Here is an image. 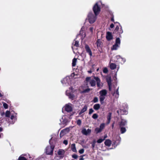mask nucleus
Listing matches in <instances>:
<instances>
[{
    "label": "nucleus",
    "instance_id": "37",
    "mask_svg": "<svg viewBox=\"0 0 160 160\" xmlns=\"http://www.w3.org/2000/svg\"><path fill=\"white\" fill-rule=\"evenodd\" d=\"M94 102L95 103L98 102V98L97 97H95L94 98V99L93 100Z\"/></svg>",
    "mask_w": 160,
    "mask_h": 160
},
{
    "label": "nucleus",
    "instance_id": "8",
    "mask_svg": "<svg viewBox=\"0 0 160 160\" xmlns=\"http://www.w3.org/2000/svg\"><path fill=\"white\" fill-rule=\"evenodd\" d=\"M120 43V40L119 38H118L116 39V43L113 46L112 48V50H116L119 48V45Z\"/></svg>",
    "mask_w": 160,
    "mask_h": 160
},
{
    "label": "nucleus",
    "instance_id": "47",
    "mask_svg": "<svg viewBox=\"0 0 160 160\" xmlns=\"http://www.w3.org/2000/svg\"><path fill=\"white\" fill-rule=\"evenodd\" d=\"M114 26V24L112 23L111 24V25H110V27L111 28H113Z\"/></svg>",
    "mask_w": 160,
    "mask_h": 160
},
{
    "label": "nucleus",
    "instance_id": "18",
    "mask_svg": "<svg viewBox=\"0 0 160 160\" xmlns=\"http://www.w3.org/2000/svg\"><path fill=\"white\" fill-rule=\"evenodd\" d=\"M99 93L100 95L105 96L107 93V91L106 90L103 89L100 91Z\"/></svg>",
    "mask_w": 160,
    "mask_h": 160
},
{
    "label": "nucleus",
    "instance_id": "10",
    "mask_svg": "<svg viewBox=\"0 0 160 160\" xmlns=\"http://www.w3.org/2000/svg\"><path fill=\"white\" fill-rule=\"evenodd\" d=\"M91 132V130L89 129L87 130L85 128H83L82 131V133L85 135H87L89 134Z\"/></svg>",
    "mask_w": 160,
    "mask_h": 160
},
{
    "label": "nucleus",
    "instance_id": "20",
    "mask_svg": "<svg viewBox=\"0 0 160 160\" xmlns=\"http://www.w3.org/2000/svg\"><path fill=\"white\" fill-rule=\"evenodd\" d=\"M105 145L108 146H110L111 144V141L109 139L106 140L104 142Z\"/></svg>",
    "mask_w": 160,
    "mask_h": 160
},
{
    "label": "nucleus",
    "instance_id": "13",
    "mask_svg": "<svg viewBox=\"0 0 160 160\" xmlns=\"http://www.w3.org/2000/svg\"><path fill=\"white\" fill-rule=\"evenodd\" d=\"M68 131V129H66L62 130L60 134V137H63L64 135L66 134Z\"/></svg>",
    "mask_w": 160,
    "mask_h": 160
},
{
    "label": "nucleus",
    "instance_id": "12",
    "mask_svg": "<svg viewBox=\"0 0 160 160\" xmlns=\"http://www.w3.org/2000/svg\"><path fill=\"white\" fill-rule=\"evenodd\" d=\"M106 37L108 40H110L112 39L113 37L112 33L110 32H108L106 34Z\"/></svg>",
    "mask_w": 160,
    "mask_h": 160
},
{
    "label": "nucleus",
    "instance_id": "36",
    "mask_svg": "<svg viewBox=\"0 0 160 160\" xmlns=\"http://www.w3.org/2000/svg\"><path fill=\"white\" fill-rule=\"evenodd\" d=\"M121 64L124 63L126 62V59L124 58H121Z\"/></svg>",
    "mask_w": 160,
    "mask_h": 160
},
{
    "label": "nucleus",
    "instance_id": "6",
    "mask_svg": "<svg viewBox=\"0 0 160 160\" xmlns=\"http://www.w3.org/2000/svg\"><path fill=\"white\" fill-rule=\"evenodd\" d=\"M86 80L87 82H89L91 86L93 87L95 86V81L94 80L91 79L90 77H87L86 79Z\"/></svg>",
    "mask_w": 160,
    "mask_h": 160
},
{
    "label": "nucleus",
    "instance_id": "25",
    "mask_svg": "<svg viewBox=\"0 0 160 160\" xmlns=\"http://www.w3.org/2000/svg\"><path fill=\"white\" fill-rule=\"evenodd\" d=\"M105 97L104 96L100 95L99 97L100 98V101L101 103H102L103 102V101L104 99H105Z\"/></svg>",
    "mask_w": 160,
    "mask_h": 160
},
{
    "label": "nucleus",
    "instance_id": "45",
    "mask_svg": "<svg viewBox=\"0 0 160 160\" xmlns=\"http://www.w3.org/2000/svg\"><path fill=\"white\" fill-rule=\"evenodd\" d=\"M63 143L64 144H65L66 145H67L68 143V142L67 140H64V141H63Z\"/></svg>",
    "mask_w": 160,
    "mask_h": 160
},
{
    "label": "nucleus",
    "instance_id": "33",
    "mask_svg": "<svg viewBox=\"0 0 160 160\" xmlns=\"http://www.w3.org/2000/svg\"><path fill=\"white\" fill-rule=\"evenodd\" d=\"M114 94H117V96L115 95V96L116 97H118L119 96V93L118 92V89L116 91V92L114 93Z\"/></svg>",
    "mask_w": 160,
    "mask_h": 160
},
{
    "label": "nucleus",
    "instance_id": "54",
    "mask_svg": "<svg viewBox=\"0 0 160 160\" xmlns=\"http://www.w3.org/2000/svg\"><path fill=\"white\" fill-rule=\"evenodd\" d=\"M88 72L89 73H91L92 72V71L91 70H90V71H88Z\"/></svg>",
    "mask_w": 160,
    "mask_h": 160
},
{
    "label": "nucleus",
    "instance_id": "7",
    "mask_svg": "<svg viewBox=\"0 0 160 160\" xmlns=\"http://www.w3.org/2000/svg\"><path fill=\"white\" fill-rule=\"evenodd\" d=\"M65 153V151L64 150L60 149L58 151L57 155L58 157L62 158L64 156Z\"/></svg>",
    "mask_w": 160,
    "mask_h": 160
},
{
    "label": "nucleus",
    "instance_id": "42",
    "mask_svg": "<svg viewBox=\"0 0 160 160\" xmlns=\"http://www.w3.org/2000/svg\"><path fill=\"white\" fill-rule=\"evenodd\" d=\"M104 141V139H101V138H100V139H99L98 141H97V142L99 143H101L103 141Z\"/></svg>",
    "mask_w": 160,
    "mask_h": 160
},
{
    "label": "nucleus",
    "instance_id": "51",
    "mask_svg": "<svg viewBox=\"0 0 160 160\" xmlns=\"http://www.w3.org/2000/svg\"><path fill=\"white\" fill-rule=\"evenodd\" d=\"M84 160V158H82V157L80 159H79V160Z\"/></svg>",
    "mask_w": 160,
    "mask_h": 160
},
{
    "label": "nucleus",
    "instance_id": "31",
    "mask_svg": "<svg viewBox=\"0 0 160 160\" xmlns=\"http://www.w3.org/2000/svg\"><path fill=\"white\" fill-rule=\"evenodd\" d=\"M95 131L97 133H98L101 132L102 131L99 128H95Z\"/></svg>",
    "mask_w": 160,
    "mask_h": 160
},
{
    "label": "nucleus",
    "instance_id": "9",
    "mask_svg": "<svg viewBox=\"0 0 160 160\" xmlns=\"http://www.w3.org/2000/svg\"><path fill=\"white\" fill-rule=\"evenodd\" d=\"M65 110L68 112H70L72 110V105L70 103L66 104L65 106Z\"/></svg>",
    "mask_w": 160,
    "mask_h": 160
},
{
    "label": "nucleus",
    "instance_id": "38",
    "mask_svg": "<svg viewBox=\"0 0 160 160\" xmlns=\"http://www.w3.org/2000/svg\"><path fill=\"white\" fill-rule=\"evenodd\" d=\"M72 157L74 159H77L78 157V156L76 154H74L72 155Z\"/></svg>",
    "mask_w": 160,
    "mask_h": 160
},
{
    "label": "nucleus",
    "instance_id": "40",
    "mask_svg": "<svg viewBox=\"0 0 160 160\" xmlns=\"http://www.w3.org/2000/svg\"><path fill=\"white\" fill-rule=\"evenodd\" d=\"M97 46L98 47L100 46L101 45V43L100 42V41L98 39L97 41Z\"/></svg>",
    "mask_w": 160,
    "mask_h": 160
},
{
    "label": "nucleus",
    "instance_id": "60",
    "mask_svg": "<svg viewBox=\"0 0 160 160\" xmlns=\"http://www.w3.org/2000/svg\"><path fill=\"white\" fill-rule=\"evenodd\" d=\"M120 29H121V27Z\"/></svg>",
    "mask_w": 160,
    "mask_h": 160
},
{
    "label": "nucleus",
    "instance_id": "21",
    "mask_svg": "<svg viewBox=\"0 0 160 160\" xmlns=\"http://www.w3.org/2000/svg\"><path fill=\"white\" fill-rule=\"evenodd\" d=\"M112 113L111 112H109L108 113V116H107V119H108V122H107V124H108L110 121L111 119V117Z\"/></svg>",
    "mask_w": 160,
    "mask_h": 160
},
{
    "label": "nucleus",
    "instance_id": "29",
    "mask_svg": "<svg viewBox=\"0 0 160 160\" xmlns=\"http://www.w3.org/2000/svg\"><path fill=\"white\" fill-rule=\"evenodd\" d=\"M77 61V59L76 58H74L72 60V66L73 67H74L76 65V62Z\"/></svg>",
    "mask_w": 160,
    "mask_h": 160
},
{
    "label": "nucleus",
    "instance_id": "43",
    "mask_svg": "<svg viewBox=\"0 0 160 160\" xmlns=\"http://www.w3.org/2000/svg\"><path fill=\"white\" fill-rule=\"evenodd\" d=\"M84 150L83 149H82L79 151V152L80 154H82L84 153Z\"/></svg>",
    "mask_w": 160,
    "mask_h": 160
},
{
    "label": "nucleus",
    "instance_id": "49",
    "mask_svg": "<svg viewBox=\"0 0 160 160\" xmlns=\"http://www.w3.org/2000/svg\"><path fill=\"white\" fill-rule=\"evenodd\" d=\"M14 115H12L11 117V119L12 120L14 118Z\"/></svg>",
    "mask_w": 160,
    "mask_h": 160
},
{
    "label": "nucleus",
    "instance_id": "14",
    "mask_svg": "<svg viewBox=\"0 0 160 160\" xmlns=\"http://www.w3.org/2000/svg\"><path fill=\"white\" fill-rule=\"evenodd\" d=\"M106 80L108 83V86H109L110 87L112 86L111 78L109 76H108L106 78Z\"/></svg>",
    "mask_w": 160,
    "mask_h": 160
},
{
    "label": "nucleus",
    "instance_id": "52",
    "mask_svg": "<svg viewBox=\"0 0 160 160\" xmlns=\"http://www.w3.org/2000/svg\"><path fill=\"white\" fill-rule=\"evenodd\" d=\"M3 130V129L2 128L0 127V132H2Z\"/></svg>",
    "mask_w": 160,
    "mask_h": 160
},
{
    "label": "nucleus",
    "instance_id": "3",
    "mask_svg": "<svg viewBox=\"0 0 160 160\" xmlns=\"http://www.w3.org/2000/svg\"><path fill=\"white\" fill-rule=\"evenodd\" d=\"M128 106L127 104L123 103L121 109V115H127L128 113Z\"/></svg>",
    "mask_w": 160,
    "mask_h": 160
},
{
    "label": "nucleus",
    "instance_id": "44",
    "mask_svg": "<svg viewBox=\"0 0 160 160\" xmlns=\"http://www.w3.org/2000/svg\"><path fill=\"white\" fill-rule=\"evenodd\" d=\"M94 112V111L92 109V108H91L90 109H89V114H91V113H92L93 112Z\"/></svg>",
    "mask_w": 160,
    "mask_h": 160
},
{
    "label": "nucleus",
    "instance_id": "34",
    "mask_svg": "<svg viewBox=\"0 0 160 160\" xmlns=\"http://www.w3.org/2000/svg\"><path fill=\"white\" fill-rule=\"evenodd\" d=\"M92 118L95 119H97L98 118V115L96 113H94L93 115Z\"/></svg>",
    "mask_w": 160,
    "mask_h": 160
},
{
    "label": "nucleus",
    "instance_id": "55",
    "mask_svg": "<svg viewBox=\"0 0 160 160\" xmlns=\"http://www.w3.org/2000/svg\"><path fill=\"white\" fill-rule=\"evenodd\" d=\"M109 86V90H111V87H109V86Z\"/></svg>",
    "mask_w": 160,
    "mask_h": 160
},
{
    "label": "nucleus",
    "instance_id": "30",
    "mask_svg": "<svg viewBox=\"0 0 160 160\" xmlns=\"http://www.w3.org/2000/svg\"><path fill=\"white\" fill-rule=\"evenodd\" d=\"M105 127V124L104 123H102L100 126L99 128L102 131L104 129Z\"/></svg>",
    "mask_w": 160,
    "mask_h": 160
},
{
    "label": "nucleus",
    "instance_id": "16",
    "mask_svg": "<svg viewBox=\"0 0 160 160\" xmlns=\"http://www.w3.org/2000/svg\"><path fill=\"white\" fill-rule=\"evenodd\" d=\"M94 79L97 81V84L98 87H100L102 86V85L100 84V80L98 77H94Z\"/></svg>",
    "mask_w": 160,
    "mask_h": 160
},
{
    "label": "nucleus",
    "instance_id": "15",
    "mask_svg": "<svg viewBox=\"0 0 160 160\" xmlns=\"http://www.w3.org/2000/svg\"><path fill=\"white\" fill-rule=\"evenodd\" d=\"M85 48L87 52L91 56H92V52L88 45H86Z\"/></svg>",
    "mask_w": 160,
    "mask_h": 160
},
{
    "label": "nucleus",
    "instance_id": "39",
    "mask_svg": "<svg viewBox=\"0 0 160 160\" xmlns=\"http://www.w3.org/2000/svg\"><path fill=\"white\" fill-rule=\"evenodd\" d=\"M18 159V160H27L25 158L23 157H19Z\"/></svg>",
    "mask_w": 160,
    "mask_h": 160
},
{
    "label": "nucleus",
    "instance_id": "26",
    "mask_svg": "<svg viewBox=\"0 0 160 160\" xmlns=\"http://www.w3.org/2000/svg\"><path fill=\"white\" fill-rule=\"evenodd\" d=\"M73 44V47L75 46L76 47H79V42L77 41H74Z\"/></svg>",
    "mask_w": 160,
    "mask_h": 160
},
{
    "label": "nucleus",
    "instance_id": "5",
    "mask_svg": "<svg viewBox=\"0 0 160 160\" xmlns=\"http://www.w3.org/2000/svg\"><path fill=\"white\" fill-rule=\"evenodd\" d=\"M93 11L96 16L98 15L100 11V8L98 5V3L95 4L93 7Z\"/></svg>",
    "mask_w": 160,
    "mask_h": 160
},
{
    "label": "nucleus",
    "instance_id": "32",
    "mask_svg": "<svg viewBox=\"0 0 160 160\" xmlns=\"http://www.w3.org/2000/svg\"><path fill=\"white\" fill-rule=\"evenodd\" d=\"M103 72L105 73H107L108 72V70L107 68H104L103 70Z\"/></svg>",
    "mask_w": 160,
    "mask_h": 160
},
{
    "label": "nucleus",
    "instance_id": "57",
    "mask_svg": "<svg viewBox=\"0 0 160 160\" xmlns=\"http://www.w3.org/2000/svg\"><path fill=\"white\" fill-rule=\"evenodd\" d=\"M113 20H114L113 18H112V21H113Z\"/></svg>",
    "mask_w": 160,
    "mask_h": 160
},
{
    "label": "nucleus",
    "instance_id": "19",
    "mask_svg": "<svg viewBox=\"0 0 160 160\" xmlns=\"http://www.w3.org/2000/svg\"><path fill=\"white\" fill-rule=\"evenodd\" d=\"M88 107L86 105H85L84 106L83 108L82 109L81 111L79 113V115L81 114L82 113H83L85 112L87 109Z\"/></svg>",
    "mask_w": 160,
    "mask_h": 160
},
{
    "label": "nucleus",
    "instance_id": "35",
    "mask_svg": "<svg viewBox=\"0 0 160 160\" xmlns=\"http://www.w3.org/2000/svg\"><path fill=\"white\" fill-rule=\"evenodd\" d=\"M3 106L5 109H7L8 108V105L7 103H5V102H3Z\"/></svg>",
    "mask_w": 160,
    "mask_h": 160
},
{
    "label": "nucleus",
    "instance_id": "48",
    "mask_svg": "<svg viewBox=\"0 0 160 160\" xmlns=\"http://www.w3.org/2000/svg\"><path fill=\"white\" fill-rule=\"evenodd\" d=\"M93 29V28L92 27L90 28V31H91V32H92Z\"/></svg>",
    "mask_w": 160,
    "mask_h": 160
},
{
    "label": "nucleus",
    "instance_id": "41",
    "mask_svg": "<svg viewBox=\"0 0 160 160\" xmlns=\"http://www.w3.org/2000/svg\"><path fill=\"white\" fill-rule=\"evenodd\" d=\"M81 121L80 120L78 119L77 121V124L79 125H81Z\"/></svg>",
    "mask_w": 160,
    "mask_h": 160
},
{
    "label": "nucleus",
    "instance_id": "22",
    "mask_svg": "<svg viewBox=\"0 0 160 160\" xmlns=\"http://www.w3.org/2000/svg\"><path fill=\"white\" fill-rule=\"evenodd\" d=\"M71 149L72 151L74 152H77V150L76 148L75 145V144H72L71 145Z\"/></svg>",
    "mask_w": 160,
    "mask_h": 160
},
{
    "label": "nucleus",
    "instance_id": "24",
    "mask_svg": "<svg viewBox=\"0 0 160 160\" xmlns=\"http://www.w3.org/2000/svg\"><path fill=\"white\" fill-rule=\"evenodd\" d=\"M110 68L111 69H114L116 68V65L114 63H111L110 64Z\"/></svg>",
    "mask_w": 160,
    "mask_h": 160
},
{
    "label": "nucleus",
    "instance_id": "46",
    "mask_svg": "<svg viewBox=\"0 0 160 160\" xmlns=\"http://www.w3.org/2000/svg\"><path fill=\"white\" fill-rule=\"evenodd\" d=\"M0 114L2 116H3L5 114V113L4 112H1Z\"/></svg>",
    "mask_w": 160,
    "mask_h": 160
},
{
    "label": "nucleus",
    "instance_id": "4",
    "mask_svg": "<svg viewBox=\"0 0 160 160\" xmlns=\"http://www.w3.org/2000/svg\"><path fill=\"white\" fill-rule=\"evenodd\" d=\"M96 16H94L92 13L90 12L88 15V19L90 23H94L96 19Z\"/></svg>",
    "mask_w": 160,
    "mask_h": 160
},
{
    "label": "nucleus",
    "instance_id": "53",
    "mask_svg": "<svg viewBox=\"0 0 160 160\" xmlns=\"http://www.w3.org/2000/svg\"><path fill=\"white\" fill-rule=\"evenodd\" d=\"M92 147L93 148H94L95 147V144L94 143L92 144Z\"/></svg>",
    "mask_w": 160,
    "mask_h": 160
},
{
    "label": "nucleus",
    "instance_id": "17",
    "mask_svg": "<svg viewBox=\"0 0 160 160\" xmlns=\"http://www.w3.org/2000/svg\"><path fill=\"white\" fill-rule=\"evenodd\" d=\"M127 124V121L124 119H122V117H121V127L125 126Z\"/></svg>",
    "mask_w": 160,
    "mask_h": 160
},
{
    "label": "nucleus",
    "instance_id": "2",
    "mask_svg": "<svg viewBox=\"0 0 160 160\" xmlns=\"http://www.w3.org/2000/svg\"><path fill=\"white\" fill-rule=\"evenodd\" d=\"M52 139V138H51L49 141L50 146H47L46 148V152L48 155H51L52 154L53 150L54 148V146L53 145H51L50 143V141Z\"/></svg>",
    "mask_w": 160,
    "mask_h": 160
},
{
    "label": "nucleus",
    "instance_id": "59",
    "mask_svg": "<svg viewBox=\"0 0 160 160\" xmlns=\"http://www.w3.org/2000/svg\"><path fill=\"white\" fill-rule=\"evenodd\" d=\"M119 56H117V57H119Z\"/></svg>",
    "mask_w": 160,
    "mask_h": 160
},
{
    "label": "nucleus",
    "instance_id": "1",
    "mask_svg": "<svg viewBox=\"0 0 160 160\" xmlns=\"http://www.w3.org/2000/svg\"><path fill=\"white\" fill-rule=\"evenodd\" d=\"M70 91L68 90L66 91V94L67 96L68 97L69 99L72 100H73L76 98V97L73 94V92L72 88V87H70L69 88Z\"/></svg>",
    "mask_w": 160,
    "mask_h": 160
},
{
    "label": "nucleus",
    "instance_id": "27",
    "mask_svg": "<svg viewBox=\"0 0 160 160\" xmlns=\"http://www.w3.org/2000/svg\"><path fill=\"white\" fill-rule=\"evenodd\" d=\"M126 131L125 127H121V133H125Z\"/></svg>",
    "mask_w": 160,
    "mask_h": 160
},
{
    "label": "nucleus",
    "instance_id": "11",
    "mask_svg": "<svg viewBox=\"0 0 160 160\" xmlns=\"http://www.w3.org/2000/svg\"><path fill=\"white\" fill-rule=\"evenodd\" d=\"M70 81V78L68 77H66L64 78L62 81L61 82L62 84H69Z\"/></svg>",
    "mask_w": 160,
    "mask_h": 160
},
{
    "label": "nucleus",
    "instance_id": "28",
    "mask_svg": "<svg viewBox=\"0 0 160 160\" xmlns=\"http://www.w3.org/2000/svg\"><path fill=\"white\" fill-rule=\"evenodd\" d=\"M10 112L9 111H7L5 113V116L7 117H10Z\"/></svg>",
    "mask_w": 160,
    "mask_h": 160
},
{
    "label": "nucleus",
    "instance_id": "23",
    "mask_svg": "<svg viewBox=\"0 0 160 160\" xmlns=\"http://www.w3.org/2000/svg\"><path fill=\"white\" fill-rule=\"evenodd\" d=\"M100 108V105L99 104H95L93 106V108L95 110H98Z\"/></svg>",
    "mask_w": 160,
    "mask_h": 160
},
{
    "label": "nucleus",
    "instance_id": "50",
    "mask_svg": "<svg viewBox=\"0 0 160 160\" xmlns=\"http://www.w3.org/2000/svg\"><path fill=\"white\" fill-rule=\"evenodd\" d=\"M107 135H105V136H104V138H103V139H104V140H105V139L106 138H107Z\"/></svg>",
    "mask_w": 160,
    "mask_h": 160
},
{
    "label": "nucleus",
    "instance_id": "58",
    "mask_svg": "<svg viewBox=\"0 0 160 160\" xmlns=\"http://www.w3.org/2000/svg\"><path fill=\"white\" fill-rule=\"evenodd\" d=\"M117 112H118V113H119V111H117Z\"/></svg>",
    "mask_w": 160,
    "mask_h": 160
},
{
    "label": "nucleus",
    "instance_id": "56",
    "mask_svg": "<svg viewBox=\"0 0 160 160\" xmlns=\"http://www.w3.org/2000/svg\"><path fill=\"white\" fill-rule=\"evenodd\" d=\"M116 29H119V27L118 26H117V27H116Z\"/></svg>",
    "mask_w": 160,
    "mask_h": 160
}]
</instances>
